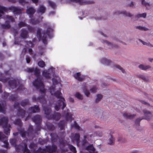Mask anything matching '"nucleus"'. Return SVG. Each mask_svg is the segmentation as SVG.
<instances>
[{"label":"nucleus","mask_w":153,"mask_h":153,"mask_svg":"<svg viewBox=\"0 0 153 153\" xmlns=\"http://www.w3.org/2000/svg\"><path fill=\"white\" fill-rule=\"evenodd\" d=\"M48 23H45L43 24L44 27H48L46 31H44L42 32V36L41 34V29L38 28L36 32L37 35L39 36V40H42L43 43L45 45H47L48 43L47 39V36H48L49 37H51V34L53 31V28L50 27L49 25H48Z\"/></svg>","instance_id":"obj_1"},{"label":"nucleus","mask_w":153,"mask_h":153,"mask_svg":"<svg viewBox=\"0 0 153 153\" xmlns=\"http://www.w3.org/2000/svg\"><path fill=\"white\" fill-rule=\"evenodd\" d=\"M27 142V140H25L23 142V143L22 145H20L17 147L16 145V140L15 139H13L10 140V143L13 146H15L16 150L17 151H19V150H22L24 152L26 153H30V151L27 148V145L26 143Z\"/></svg>","instance_id":"obj_2"},{"label":"nucleus","mask_w":153,"mask_h":153,"mask_svg":"<svg viewBox=\"0 0 153 153\" xmlns=\"http://www.w3.org/2000/svg\"><path fill=\"white\" fill-rule=\"evenodd\" d=\"M8 119L7 117H4L0 120V125H2L4 129V133L8 135L10 133V126L8 124Z\"/></svg>","instance_id":"obj_3"},{"label":"nucleus","mask_w":153,"mask_h":153,"mask_svg":"<svg viewBox=\"0 0 153 153\" xmlns=\"http://www.w3.org/2000/svg\"><path fill=\"white\" fill-rule=\"evenodd\" d=\"M33 84L37 89H39L40 92L42 93L45 95V90L44 88V85L42 80L37 78L33 82Z\"/></svg>","instance_id":"obj_4"},{"label":"nucleus","mask_w":153,"mask_h":153,"mask_svg":"<svg viewBox=\"0 0 153 153\" xmlns=\"http://www.w3.org/2000/svg\"><path fill=\"white\" fill-rule=\"evenodd\" d=\"M102 135V133L98 131L94 132L92 134L85 135L84 136L83 140L82 141V145L85 146L88 143V141L90 140L92 137H94L97 136H101Z\"/></svg>","instance_id":"obj_5"},{"label":"nucleus","mask_w":153,"mask_h":153,"mask_svg":"<svg viewBox=\"0 0 153 153\" xmlns=\"http://www.w3.org/2000/svg\"><path fill=\"white\" fill-rule=\"evenodd\" d=\"M60 91L61 89L55 92L53 95L59 99L58 102V105H66L65 100L64 98L61 96L62 93Z\"/></svg>","instance_id":"obj_6"},{"label":"nucleus","mask_w":153,"mask_h":153,"mask_svg":"<svg viewBox=\"0 0 153 153\" xmlns=\"http://www.w3.org/2000/svg\"><path fill=\"white\" fill-rule=\"evenodd\" d=\"M55 74V71L54 68H50L48 71H44L42 72V75L45 78L49 79L51 76H54Z\"/></svg>","instance_id":"obj_7"},{"label":"nucleus","mask_w":153,"mask_h":153,"mask_svg":"<svg viewBox=\"0 0 153 153\" xmlns=\"http://www.w3.org/2000/svg\"><path fill=\"white\" fill-rule=\"evenodd\" d=\"M9 10L12 11L13 13L16 14L20 15L22 13L23 10V8H19L18 7L11 6L8 7Z\"/></svg>","instance_id":"obj_8"},{"label":"nucleus","mask_w":153,"mask_h":153,"mask_svg":"<svg viewBox=\"0 0 153 153\" xmlns=\"http://www.w3.org/2000/svg\"><path fill=\"white\" fill-rule=\"evenodd\" d=\"M32 100L33 102H39L43 105L45 104L46 103V101L44 95L37 97L35 96H34L33 97Z\"/></svg>","instance_id":"obj_9"},{"label":"nucleus","mask_w":153,"mask_h":153,"mask_svg":"<svg viewBox=\"0 0 153 153\" xmlns=\"http://www.w3.org/2000/svg\"><path fill=\"white\" fill-rule=\"evenodd\" d=\"M143 113H144V117L143 119H146L147 120H150L152 117V115L151 113L148 111L146 110H144L143 111ZM143 118H142L143 119ZM142 119H137L136 120V123H139V122Z\"/></svg>","instance_id":"obj_10"},{"label":"nucleus","mask_w":153,"mask_h":153,"mask_svg":"<svg viewBox=\"0 0 153 153\" xmlns=\"http://www.w3.org/2000/svg\"><path fill=\"white\" fill-rule=\"evenodd\" d=\"M80 135L78 133H75L72 134L71 136V141L73 142L76 141V143L77 145L78 146H79Z\"/></svg>","instance_id":"obj_11"},{"label":"nucleus","mask_w":153,"mask_h":153,"mask_svg":"<svg viewBox=\"0 0 153 153\" xmlns=\"http://www.w3.org/2000/svg\"><path fill=\"white\" fill-rule=\"evenodd\" d=\"M61 135V139H62V141H61L60 142V146L61 148V149L62 150V152L63 153L64 152H67V150L64 149L62 148V147L63 146H65L66 145L64 141L63 140V138L65 136V133L64 132H62L61 133L59 134V135Z\"/></svg>","instance_id":"obj_12"},{"label":"nucleus","mask_w":153,"mask_h":153,"mask_svg":"<svg viewBox=\"0 0 153 153\" xmlns=\"http://www.w3.org/2000/svg\"><path fill=\"white\" fill-rule=\"evenodd\" d=\"M36 12L35 10L34 7H27L26 10V13L29 15V17L31 18L33 17V15Z\"/></svg>","instance_id":"obj_13"},{"label":"nucleus","mask_w":153,"mask_h":153,"mask_svg":"<svg viewBox=\"0 0 153 153\" xmlns=\"http://www.w3.org/2000/svg\"><path fill=\"white\" fill-rule=\"evenodd\" d=\"M8 85L12 89L15 88L17 86V82L15 79L10 80L8 82Z\"/></svg>","instance_id":"obj_14"},{"label":"nucleus","mask_w":153,"mask_h":153,"mask_svg":"<svg viewBox=\"0 0 153 153\" xmlns=\"http://www.w3.org/2000/svg\"><path fill=\"white\" fill-rule=\"evenodd\" d=\"M47 151L49 153H53L56 152L57 149L56 147L54 145H53L52 146H48L46 147Z\"/></svg>","instance_id":"obj_15"},{"label":"nucleus","mask_w":153,"mask_h":153,"mask_svg":"<svg viewBox=\"0 0 153 153\" xmlns=\"http://www.w3.org/2000/svg\"><path fill=\"white\" fill-rule=\"evenodd\" d=\"M81 73L80 72L77 73L74 75V77L77 80L82 81L85 79V76H81Z\"/></svg>","instance_id":"obj_16"},{"label":"nucleus","mask_w":153,"mask_h":153,"mask_svg":"<svg viewBox=\"0 0 153 153\" xmlns=\"http://www.w3.org/2000/svg\"><path fill=\"white\" fill-rule=\"evenodd\" d=\"M39 111V106H34V107H32L31 108L29 109L28 110V112L29 113L38 112Z\"/></svg>","instance_id":"obj_17"},{"label":"nucleus","mask_w":153,"mask_h":153,"mask_svg":"<svg viewBox=\"0 0 153 153\" xmlns=\"http://www.w3.org/2000/svg\"><path fill=\"white\" fill-rule=\"evenodd\" d=\"M28 33L25 29H22L21 30V33L20 34L21 37L23 39H26L28 36Z\"/></svg>","instance_id":"obj_18"},{"label":"nucleus","mask_w":153,"mask_h":153,"mask_svg":"<svg viewBox=\"0 0 153 153\" xmlns=\"http://www.w3.org/2000/svg\"><path fill=\"white\" fill-rule=\"evenodd\" d=\"M33 120L36 123L39 124L41 122V119L39 115H36L33 118Z\"/></svg>","instance_id":"obj_19"},{"label":"nucleus","mask_w":153,"mask_h":153,"mask_svg":"<svg viewBox=\"0 0 153 153\" xmlns=\"http://www.w3.org/2000/svg\"><path fill=\"white\" fill-rule=\"evenodd\" d=\"M1 27L3 29H8L10 27V25L9 21L6 20L5 22V24H2L1 25Z\"/></svg>","instance_id":"obj_20"},{"label":"nucleus","mask_w":153,"mask_h":153,"mask_svg":"<svg viewBox=\"0 0 153 153\" xmlns=\"http://www.w3.org/2000/svg\"><path fill=\"white\" fill-rule=\"evenodd\" d=\"M45 7L43 5H41L37 10V13L43 14L45 13Z\"/></svg>","instance_id":"obj_21"},{"label":"nucleus","mask_w":153,"mask_h":153,"mask_svg":"<svg viewBox=\"0 0 153 153\" xmlns=\"http://www.w3.org/2000/svg\"><path fill=\"white\" fill-rule=\"evenodd\" d=\"M10 79L9 77L5 78L3 76V74L1 73L0 74V81L2 82L3 83H5L9 80Z\"/></svg>","instance_id":"obj_22"},{"label":"nucleus","mask_w":153,"mask_h":153,"mask_svg":"<svg viewBox=\"0 0 153 153\" xmlns=\"http://www.w3.org/2000/svg\"><path fill=\"white\" fill-rule=\"evenodd\" d=\"M123 116L126 118L132 119L135 117V115L134 114H131L129 113H125L123 114Z\"/></svg>","instance_id":"obj_23"},{"label":"nucleus","mask_w":153,"mask_h":153,"mask_svg":"<svg viewBox=\"0 0 153 153\" xmlns=\"http://www.w3.org/2000/svg\"><path fill=\"white\" fill-rule=\"evenodd\" d=\"M86 149L91 153H94L95 151V149L94 148L92 144L89 145L86 148Z\"/></svg>","instance_id":"obj_24"},{"label":"nucleus","mask_w":153,"mask_h":153,"mask_svg":"<svg viewBox=\"0 0 153 153\" xmlns=\"http://www.w3.org/2000/svg\"><path fill=\"white\" fill-rule=\"evenodd\" d=\"M30 24L33 25L38 24L40 22L39 19H35L34 18H31L30 20Z\"/></svg>","instance_id":"obj_25"},{"label":"nucleus","mask_w":153,"mask_h":153,"mask_svg":"<svg viewBox=\"0 0 153 153\" xmlns=\"http://www.w3.org/2000/svg\"><path fill=\"white\" fill-rule=\"evenodd\" d=\"M71 1H75L76 2H78L79 4L80 5H82L84 4H91L92 3H91L90 2H85L83 1L84 0H70Z\"/></svg>","instance_id":"obj_26"},{"label":"nucleus","mask_w":153,"mask_h":153,"mask_svg":"<svg viewBox=\"0 0 153 153\" xmlns=\"http://www.w3.org/2000/svg\"><path fill=\"white\" fill-rule=\"evenodd\" d=\"M18 97L17 95H11L9 97V100L12 101H16L18 100Z\"/></svg>","instance_id":"obj_27"},{"label":"nucleus","mask_w":153,"mask_h":153,"mask_svg":"<svg viewBox=\"0 0 153 153\" xmlns=\"http://www.w3.org/2000/svg\"><path fill=\"white\" fill-rule=\"evenodd\" d=\"M101 62L105 64L108 65H109L111 62V60H108L105 58H102L101 59Z\"/></svg>","instance_id":"obj_28"},{"label":"nucleus","mask_w":153,"mask_h":153,"mask_svg":"<svg viewBox=\"0 0 153 153\" xmlns=\"http://www.w3.org/2000/svg\"><path fill=\"white\" fill-rule=\"evenodd\" d=\"M8 10H9L8 7L6 8L5 7L0 6V13L3 14L4 12H7Z\"/></svg>","instance_id":"obj_29"},{"label":"nucleus","mask_w":153,"mask_h":153,"mask_svg":"<svg viewBox=\"0 0 153 153\" xmlns=\"http://www.w3.org/2000/svg\"><path fill=\"white\" fill-rule=\"evenodd\" d=\"M25 113V111L24 110L20 108L18 110V114L19 116H21L22 118L24 117Z\"/></svg>","instance_id":"obj_30"},{"label":"nucleus","mask_w":153,"mask_h":153,"mask_svg":"<svg viewBox=\"0 0 153 153\" xmlns=\"http://www.w3.org/2000/svg\"><path fill=\"white\" fill-rule=\"evenodd\" d=\"M66 119L67 121H71L73 120L72 114L70 113H67L66 115Z\"/></svg>","instance_id":"obj_31"},{"label":"nucleus","mask_w":153,"mask_h":153,"mask_svg":"<svg viewBox=\"0 0 153 153\" xmlns=\"http://www.w3.org/2000/svg\"><path fill=\"white\" fill-rule=\"evenodd\" d=\"M21 105H28L29 104V100L25 99L22 100L20 103Z\"/></svg>","instance_id":"obj_32"},{"label":"nucleus","mask_w":153,"mask_h":153,"mask_svg":"<svg viewBox=\"0 0 153 153\" xmlns=\"http://www.w3.org/2000/svg\"><path fill=\"white\" fill-rule=\"evenodd\" d=\"M139 67L142 70H146L149 68H150V66L149 65H139Z\"/></svg>","instance_id":"obj_33"},{"label":"nucleus","mask_w":153,"mask_h":153,"mask_svg":"<svg viewBox=\"0 0 153 153\" xmlns=\"http://www.w3.org/2000/svg\"><path fill=\"white\" fill-rule=\"evenodd\" d=\"M138 40L139 41L141 42L143 45H146L148 46H150V47H153V45H152V44H150V42L147 43L143 41L142 40L140 39H139Z\"/></svg>","instance_id":"obj_34"},{"label":"nucleus","mask_w":153,"mask_h":153,"mask_svg":"<svg viewBox=\"0 0 153 153\" xmlns=\"http://www.w3.org/2000/svg\"><path fill=\"white\" fill-rule=\"evenodd\" d=\"M47 106H45L43 107L44 110L45 111V113L47 115L49 114L51 111V110L50 109L46 107Z\"/></svg>","instance_id":"obj_35"},{"label":"nucleus","mask_w":153,"mask_h":153,"mask_svg":"<svg viewBox=\"0 0 153 153\" xmlns=\"http://www.w3.org/2000/svg\"><path fill=\"white\" fill-rule=\"evenodd\" d=\"M27 24L24 22H20L18 24V27L20 28L22 27L27 26Z\"/></svg>","instance_id":"obj_36"},{"label":"nucleus","mask_w":153,"mask_h":153,"mask_svg":"<svg viewBox=\"0 0 153 153\" xmlns=\"http://www.w3.org/2000/svg\"><path fill=\"white\" fill-rule=\"evenodd\" d=\"M34 74L36 77H38L40 73V70L37 68H35L34 71Z\"/></svg>","instance_id":"obj_37"},{"label":"nucleus","mask_w":153,"mask_h":153,"mask_svg":"<svg viewBox=\"0 0 153 153\" xmlns=\"http://www.w3.org/2000/svg\"><path fill=\"white\" fill-rule=\"evenodd\" d=\"M64 125L65 122L64 121H61L58 124L59 127L60 128V129L61 130H63L64 129Z\"/></svg>","instance_id":"obj_38"},{"label":"nucleus","mask_w":153,"mask_h":153,"mask_svg":"<svg viewBox=\"0 0 153 153\" xmlns=\"http://www.w3.org/2000/svg\"><path fill=\"white\" fill-rule=\"evenodd\" d=\"M38 66L41 68H43L45 66V62L43 61H40L38 63Z\"/></svg>","instance_id":"obj_39"},{"label":"nucleus","mask_w":153,"mask_h":153,"mask_svg":"<svg viewBox=\"0 0 153 153\" xmlns=\"http://www.w3.org/2000/svg\"><path fill=\"white\" fill-rule=\"evenodd\" d=\"M21 135L22 137H26L27 136H29V132L25 131H21Z\"/></svg>","instance_id":"obj_40"},{"label":"nucleus","mask_w":153,"mask_h":153,"mask_svg":"<svg viewBox=\"0 0 153 153\" xmlns=\"http://www.w3.org/2000/svg\"><path fill=\"white\" fill-rule=\"evenodd\" d=\"M27 29L30 32L33 33L35 32V30L34 28L28 25H27Z\"/></svg>","instance_id":"obj_41"},{"label":"nucleus","mask_w":153,"mask_h":153,"mask_svg":"<svg viewBox=\"0 0 153 153\" xmlns=\"http://www.w3.org/2000/svg\"><path fill=\"white\" fill-rule=\"evenodd\" d=\"M138 77L143 80L146 81H148L149 79L148 78L146 77L144 75H138Z\"/></svg>","instance_id":"obj_42"},{"label":"nucleus","mask_w":153,"mask_h":153,"mask_svg":"<svg viewBox=\"0 0 153 153\" xmlns=\"http://www.w3.org/2000/svg\"><path fill=\"white\" fill-rule=\"evenodd\" d=\"M68 147L70 149V150L73 152L74 153H76V148L75 147L73 146L72 145H68Z\"/></svg>","instance_id":"obj_43"},{"label":"nucleus","mask_w":153,"mask_h":153,"mask_svg":"<svg viewBox=\"0 0 153 153\" xmlns=\"http://www.w3.org/2000/svg\"><path fill=\"white\" fill-rule=\"evenodd\" d=\"M55 87H54L53 86L49 88V90L50 92V93L51 95H53L54 94V93L55 92Z\"/></svg>","instance_id":"obj_44"},{"label":"nucleus","mask_w":153,"mask_h":153,"mask_svg":"<svg viewBox=\"0 0 153 153\" xmlns=\"http://www.w3.org/2000/svg\"><path fill=\"white\" fill-rule=\"evenodd\" d=\"M35 153H47V152L45 149H42L41 148H39Z\"/></svg>","instance_id":"obj_45"},{"label":"nucleus","mask_w":153,"mask_h":153,"mask_svg":"<svg viewBox=\"0 0 153 153\" xmlns=\"http://www.w3.org/2000/svg\"><path fill=\"white\" fill-rule=\"evenodd\" d=\"M114 141V138L112 135H111L110 137L108 140V144L110 145L113 144Z\"/></svg>","instance_id":"obj_46"},{"label":"nucleus","mask_w":153,"mask_h":153,"mask_svg":"<svg viewBox=\"0 0 153 153\" xmlns=\"http://www.w3.org/2000/svg\"><path fill=\"white\" fill-rule=\"evenodd\" d=\"M102 96L101 94H99L97 96V98L95 100V102H98L102 99Z\"/></svg>","instance_id":"obj_47"},{"label":"nucleus","mask_w":153,"mask_h":153,"mask_svg":"<svg viewBox=\"0 0 153 153\" xmlns=\"http://www.w3.org/2000/svg\"><path fill=\"white\" fill-rule=\"evenodd\" d=\"M146 16V13H145L142 14H137L136 16L138 18L140 17H143L144 18H145Z\"/></svg>","instance_id":"obj_48"},{"label":"nucleus","mask_w":153,"mask_h":153,"mask_svg":"<svg viewBox=\"0 0 153 153\" xmlns=\"http://www.w3.org/2000/svg\"><path fill=\"white\" fill-rule=\"evenodd\" d=\"M7 19L8 20H7L8 21H10L11 22H14L15 20L13 17L11 16H6Z\"/></svg>","instance_id":"obj_49"},{"label":"nucleus","mask_w":153,"mask_h":153,"mask_svg":"<svg viewBox=\"0 0 153 153\" xmlns=\"http://www.w3.org/2000/svg\"><path fill=\"white\" fill-rule=\"evenodd\" d=\"M6 138V136L2 132H0V140L3 141Z\"/></svg>","instance_id":"obj_50"},{"label":"nucleus","mask_w":153,"mask_h":153,"mask_svg":"<svg viewBox=\"0 0 153 153\" xmlns=\"http://www.w3.org/2000/svg\"><path fill=\"white\" fill-rule=\"evenodd\" d=\"M75 97L79 99L82 100L83 99L82 96L79 93H77L76 94Z\"/></svg>","instance_id":"obj_51"},{"label":"nucleus","mask_w":153,"mask_h":153,"mask_svg":"<svg viewBox=\"0 0 153 153\" xmlns=\"http://www.w3.org/2000/svg\"><path fill=\"white\" fill-rule=\"evenodd\" d=\"M97 88L96 86H94L91 88L90 91L91 93H94L96 92Z\"/></svg>","instance_id":"obj_52"},{"label":"nucleus","mask_w":153,"mask_h":153,"mask_svg":"<svg viewBox=\"0 0 153 153\" xmlns=\"http://www.w3.org/2000/svg\"><path fill=\"white\" fill-rule=\"evenodd\" d=\"M136 28L140 30H144L145 31L147 30H148V29L147 28L141 27L140 26H137L136 27Z\"/></svg>","instance_id":"obj_53"},{"label":"nucleus","mask_w":153,"mask_h":153,"mask_svg":"<svg viewBox=\"0 0 153 153\" xmlns=\"http://www.w3.org/2000/svg\"><path fill=\"white\" fill-rule=\"evenodd\" d=\"M48 3L49 5L51 6L52 7V8L53 9L55 8V4L54 2L51 1H48Z\"/></svg>","instance_id":"obj_54"},{"label":"nucleus","mask_w":153,"mask_h":153,"mask_svg":"<svg viewBox=\"0 0 153 153\" xmlns=\"http://www.w3.org/2000/svg\"><path fill=\"white\" fill-rule=\"evenodd\" d=\"M121 13L127 16L131 17L132 16V15L129 13H128L126 11H123L121 12Z\"/></svg>","instance_id":"obj_55"},{"label":"nucleus","mask_w":153,"mask_h":153,"mask_svg":"<svg viewBox=\"0 0 153 153\" xmlns=\"http://www.w3.org/2000/svg\"><path fill=\"white\" fill-rule=\"evenodd\" d=\"M114 66L116 68H118L123 73H125V70L123 69V68L121 67L120 65H115Z\"/></svg>","instance_id":"obj_56"},{"label":"nucleus","mask_w":153,"mask_h":153,"mask_svg":"<svg viewBox=\"0 0 153 153\" xmlns=\"http://www.w3.org/2000/svg\"><path fill=\"white\" fill-rule=\"evenodd\" d=\"M61 115L59 113H56L55 114L54 119L56 120H58L60 118Z\"/></svg>","instance_id":"obj_57"},{"label":"nucleus","mask_w":153,"mask_h":153,"mask_svg":"<svg viewBox=\"0 0 153 153\" xmlns=\"http://www.w3.org/2000/svg\"><path fill=\"white\" fill-rule=\"evenodd\" d=\"M5 111V109L4 108V106H0V112L4 113Z\"/></svg>","instance_id":"obj_58"},{"label":"nucleus","mask_w":153,"mask_h":153,"mask_svg":"<svg viewBox=\"0 0 153 153\" xmlns=\"http://www.w3.org/2000/svg\"><path fill=\"white\" fill-rule=\"evenodd\" d=\"M145 0H141L142 4L145 6L146 7H147V6H149L150 4L144 1Z\"/></svg>","instance_id":"obj_59"},{"label":"nucleus","mask_w":153,"mask_h":153,"mask_svg":"<svg viewBox=\"0 0 153 153\" xmlns=\"http://www.w3.org/2000/svg\"><path fill=\"white\" fill-rule=\"evenodd\" d=\"M15 124H17L20 126L21 125V121L19 119H18L15 122Z\"/></svg>","instance_id":"obj_60"},{"label":"nucleus","mask_w":153,"mask_h":153,"mask_svg":"<svg viewBox=\"0 0 153 153\" xmlns=\"http://www.w3.org/2000/svg\"><path fill=\"white\" fill-rule=\"evenodd\" d=\"M9 94L8 93L4 92L2 94V97L4 99H7L8 97Z\"/></svg>","instance_id":"obj_61"},{"label":"nucleus","mask_w":153,"mask_h":153,"mask_svg":"<svg viewBox=\"0 0 153 153\" xmlns=\"http://www.w3.org/2000/svg\"><path fill=\"white\" fill-rule=\"evenodd\" d=\"M83 92L85 94V95L87 97H88L89 96L90 94L89 91H88V90H85Z\"/></svg>","instance_id":"obj_62"},{"label":"nucleus","mask_w":153,"mask_h":153,"mask_svg":"<svg viewBox=\"0 0 153 153\" xmlns=\"http://www.w3.org/2000/svg\"><path fill=\"white\" fill-rule=\"evenodd\" d=\"M52 81L53 82V85L57 84L58 83V81L55 78H53L52 79Z\"/></svg>","instance_id":"obj_63"},{"label":"nucleus","mask_w":153,"mask_h":153,"mask_svg":"<svg viewBox=\"0 0 153 153\" xmlns=\"http://www.w3.org/2000/svg\"><path fill=\"white\" fill-rule=\"evenodd\" d=\"M24 89V87L23 85H22L21 84L19 85L18 88H17V90H22Z\"/></svg>","instance_id":"obj_64"}]
</instances>
